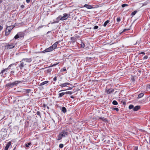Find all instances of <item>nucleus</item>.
<instances>
[{
    "label": "nucleus",
    "mask_w": 150,
    "mask_h": 150,
    "mask_svg": "<svg viewBox=\"0 0 150 150\" xmlns=\"http://www.w3.org/2000/svg\"><path fill=\"white\" fill-rule=\"evenodd\" d=\"M68 135V132H67L63 131L61 132L58 136V140H60L63 137H67Z\"/></svg>",
    "instance_id": "obj_1"
},
{
    "label": "nucleus",
    "mask_w": 150,
    "mask_h": 150,
    "mask_svg": "<svg viewBox=\"0 0 150 150\" xmlns=\"http://www.w3.org/2000/svg\"><path fill=\"white\" fill-rule=\"evenodd\" d=\"M20 82L19 81H16L13 83H10L6 84V86L8 87L12 88L14 86H16L17 84Z\"/></svg>",
    "instance_id": "obj_2"
},
{
    "label": "nucleus",
    "mask_w": 150,
    "mask_h": 150,
    "mask_svg": "<svg viewBox=\"0 0 150 150\" xmlns=\"http://www.w3.org/2000/svg\"><path fill=\"white\" fill-rule=\"evenodd\" d=\"M14 65V64H12L10 65L7 68L4 69L3 70H2L0 74L2 75H3L4 73H5V74H6V72H7L8 70H9L10 69L11 67L13 65Z\"/></svg>",
    "instance_id": "obj_3"
},
{
    "label": "nucleus",
    "mask_w": 150,
    "mask_h": 150,
    "mask_svg": "<svg viewBox=\"0 0 150 150\" xmlns=\"http://www.w3.org/2000/svg\"><path fill=\"white\" fill-rule=\"evenodd\" d=\"M13 28H12L11 26H8L6 25V28L5 32V35L7 36L9 34V33L7 32V30H12Z\"/></svg>",
    "instance_id": "obj_4"
},
{
    "label": "nucleus",
    "mask_w": 150,
    "mask_h": 150,
    "mask_svg": "<svg viewBox=\"0 0 150 150\" xmlns=\"http://www.w3.org/2000/svg\"><path fill=\"white\" fill-rule=\"evenodd\" d=\"M70 16V15L68 14L67 13H64L63 14V16L61 17L60 20L62 21H63L67 19Z\"/></svg>",
    "instance_id": "obj_5"
},
{
    "label": "nucleus",
    "mask_w": 150,
    "mask_h": 150,
    "mask_svg": "<svg viewBox=\"0 0 150 150\" xmlns=\"http://www.w3.org/2000/svg\"><path fill=\"white\" fill-rule=\"evenodd\" d=\"M32 59L30 58H24L22 60V61H23L25 62V63H26V64L27 63H30L32 61Z\"/></svg>",
    "instance_id": "obj_6"
},
{
    "label": "nucleus",
    "mask_w": 150,
    "mask_h": 150,
    "mask_svg": "<svg viewBox=\"0 0 150 150\" xmlns=\"http://www.w3.org/2000/svg\"><path fill=\"white\" fill-rule=\"evenodd\" d=\"M53 50L52 49V47H50L46 49L45 50L43 51H42V52L45 53L46 52H51Z\"/></svg>",
    "instance_id": "obj_7"
},
{
    "label": "nucleus",
    "mask_w": 150,
    "mask_h": 150,
    "mask_svg": "<svg viewBox=\"0 0 150 150\" xmlns=\"http://www.w3.org/2000/svg\"><path fill=\"white\" fill-rule=\"evenodd\" d=\"M68 85H72L71 84H70L69 83H63L60 84V85H59V86L62 87H66Z\"/></svg>",
    "instance_id": "obj_8"
},
{
    "label": "nucleus",
    "mask_w": 150,
    "mask_h": 150,
    "mask_svg": "<svg viewBox=\"0 0 150 150\" xmlns=\"http://www.w3.org/2000/svg\"><path fill=\"white\" fill-rule=\"evenodd\" d=\"M114 91V89H112V88L109 89L108 90L106 89L105 92L107 93L108 94H110L112 93Z\"/></svg>",
    "instance_id": "obj_9"
},
{
    "label": "nucleus",
    "mask_w": 150,
    "mask_h": 150,
    "mask_svg": "<svg viewBox=\"0 0 150 150\" xmlns=\"http://www.w3.org/2000/svg\"><path fill=\"white\" fill-rule=\"evenodd\" d=\"M21 63L19 66V67H20L21 69H22V68L24 67V65L26 64V63H25V62L23 61H22Z\"/></svg>",
    "instance_id": "obj_10"
},
{
    "label": "nucleus",
    "mask_w": 150,
    "mask_h": 150,
    "mask_svg": "<svg viewBox=\"0 0 150 150\" xmlns=\"http://www.w3.org/2000/svg\"><path fill=\"white\" fill-rule=\"evenodd\" d=\"M15 46V44L12 43L8 45L7 46V47L9 49H12Z\"/></svg>",
    "instance_id": "obj_11"
},
{
    "label": "nucleus",
    "mask_w": 150,
    "mask_h": 150,
    "mask_svg": "<svg viewBox=\"0 0 150 150\" xmlns=\"http://www.w3.org/2000/svg\"><path fill=\"white\" fill-rule=\"evenodd\" d=\"M11 142H9L6 145V146L4 150H8V148L9 146L11 145Z\"/></svg>",
    "instance_id": "obj_12"
},
{
    "label": "nucleus",
    "mask_w": 150,
    "mask_h": 150,
    "mask_svg": "<svg viewBox=\"0 0 150 150\" xmlns=\"http://www.w3.org/2000/svg\"><path fill=\"white\" fill-rule=\"evenodd\" d=\"M58 43V42H55L52 46H51L52 47L53 50L57 47Z\"/></svg>",
    "instance_id": "obj_13"
},
{
    "label": "nucleus",
    "mask_w": 150,
    "mask_h": 150,
    "mask_svg": "<svg viewBox=\"0 0 150 150\" xmlns=\"http://www.w3.org/2000/svg\"><path fill=\"white\" fill-rule=\"evenodd\" d=\"M140 108V106H136L133 108V110L134 111H137Z\"/></svg>",
    "instance_id": "obj_14"
},
{
    "label": "nucleus",
    "mask_w": 150,
    "mask_h": 150,
    "mask_svg": "<svg viewBox=\"0 0 150 150\" xmlns=\"http://www.w3.org/2000/svg\"><path fill=\"white\" fill-rule=\"evenodd\" d=\"M84 7H86L88 9H91L92 8V6L90 5H88L87 4H86L84 5Z\"/></svg>",
    "instance_id": "obj_15"
},
{
    "label": "nucleus",
    "mask_w": 150,
    "mask_h": 150,
    "mask_svg": "<svg viewBox=\"0 0 150 150\" xmlns=\"http://www.w3.org/2000/svg\"><path fill=\"white\" fill-rule=\"evenodd\" d=\"M65 94V93H61L59 94L58 98H60Z\"/></svg>",
    "instance_id": "obj_16"
},
{
    "label": "nucleus",
    "mask_w": 150,
    "mask_h": 150,
    "mask_svg": "<svg viewBox=\"0 0 150 150\" xmlns=\"http://www.w3.org/2000/svg\"><path fill=\"white\" fill-rule=\"evenodd\" d=\"M48 82V81H45L41 83L40 85V86H42L45 84H47Z\"/></svg>",
    "instance_id": "obj_17"
},
{
    "label": "nucleus",
    "mask_w": 150,
    "mask_h": 150,
    "mask_svg": "<svg viewBox=\"0 0 150 150\" xmlns=\"http://www.w3.org/2000/svg\"><path fill=\"white\" fill-rule=\"evenodd\" d=\"M62 110L64 113H65V112H67L66 109L64 107H63L62 108Z\"/></svg>",
    "instance_id": "obj_18"
},
{
    "label": "nucleus",
    "mask_w": 150,
    "mask_h": 150,
    "mask_svg": "<svg viewBox=\"0 0 150 150\" xmlns=\"http://www.w3.org/2000/svg\"><path fill=\"white\" fill-rule=\"evenodd\" d=\"M110 22V21L108 20H107V21H106L105 23H104V25H103V26H104V27H105L106 26V25L108 23H109V22Z\"/></svg>",
    "instance_id": "obj_19"
},
{
    "label": "nucleus",
    "mask_w": 150,
    "mask_h": 150,
    "mask_svg": "<svg viewBox=\"0 0 150 150\" xmlns=\"http://www.w3.org/2000/svg\"><path fill=\"white\" fill-rule=\"evenodd\" d=\"M144 95V94L143 93H140L139 95L138 98H141V97H142Z\"/></svg>",
    "instance_id": "obj_20"
},
{
    "label": "nucleus",
    "mask_w": 150,
    "mask_h": 150,
    "mask_svg": "<svg viewBox=\"0 0 150 150\" xmlns=\"http://www.w3.org/2000/svg\"><path fill=\"white\" fill-rule=\"evenodd\" d=\"M112 103L115 105H117L118 104V103L116 100H113L112 101Z\"/></svg>",
    "instance_id": "obj_21"
},
{
    "label": "nucleus",
    "mask_w": 150,
    "mask_h": 150,
    "mask_svg": "<svg viewBox=\"0 0 150 150\" xmlns=\"http://www.w3.org/2000/svg\"><path fill=\"white\" fill-rule=\"evenodd\" d=\"M73 93V92L71 91H67L65 92V94H69L70 95L72 94Z\"/></svg>",
    "instance_id": "obj_22"
},
{
    "label": "nucleus",
    "mask_w": 150,
    "mask_h": 150,
    "mask_svg": "<svg viewBox=\"0 0 150 150\" xmlns=\"http://www.w3.org/2000/svg\"><path fill=\"white\" fill-rule=\"evenodd\" d=\"M129 30V29H125L124 30H123V31H122V32H121L120 33V34H121L123 32H125V31H126L127 30Z\"/></svg>",
    "instance_id": "obj_23"
},
{
    "label": "nucleus",
    "mask_w": 150,
    "mask_h": 150,
    "mask_svg": "<svg viewBox=\"0 0 150 150\" xmlns=\"http://www.w3.org/2000/svg\"><path fill=\"white\" fill-rule=\"evenodd\" d=\"M137 11H134L132 13L131 15H132L133 16L134 15L136 14V13H137Z\"/></svg>",
    "instance_id": "obj_24"
},
{
    "label": "nucleus",
    "mask_w": 150,
    "mask_h": 150,
    "mask_svg": "<svg viewBox=\"0 0 150 150\" xmlns=\"http://www.w3.org/2000/svg\"><path fill=\"white\" fill-rule=\"evenodd\" d=\"M36 114L37 115L40 116V117H41L40 112L39 111H37L36 112Z\"/></svg>",
    "instance_id": "obj_25"
},
{
    "label": "nucleus",
    "mask_w": 150,
    "mask_h": 150,
    "mask_svg": "<svg viewBox=\"0 0 150 150\" xmlns=\"http://www.w3.org/2000/svg\"><path fill=\"white\" fill-rule=\"evenodd\" d=\"M19 38V35L18 34L16 35H15V36L14 37V38L16 39H17Z\"/></svg>",
    "instance_id": "obj_26"
},
{
    "label": "nucleus",
    "mask_w": 150,
    "mask_h": 150,
    "mask_svg": "<svg viewBox=\"0 0 150 150\" xmlns=\"http://www.w3.org/2000/svg\"><path fill=\"white\" fill-rule=\"evenodd\" d=\"M129 108L130 109L134 108V106L132 105H130L129 107Z\"/></svg>",
    "instance_id": "obj_27"
},
{
    "label": "nucleus",
    "mask_w": 150,
    "mask_h": 150,
    "mask_svg": "<svg viewBox=\"0 0 150 150\" xmlns=\"http://www.w3.org/2000/svg\"><path fill=\"white\" fill-rule=\"evenodd\" d=\"M91 119L92 120H93L94 121H95V120H97L98 119V118H97L96 117H92V118H91Z\"/></svg>",
    "instance_id": "obj_28"
},
{
    "label": "nucleus",
    "mask_w": 150,
    "mask_h": 150,
    "mask_svg": "<svg viewBox=\"0 0 150 150\" xmlns=\"http://www.w3.org/2000/svg\"><path fill=\"white\" fill-rule=\"evenodd\" d=\"M128 6V5L127 4H123L121 6L122 7V8H123L125 6Z\"/></svg>",
    "instance_id": "obj_29"
},
{
    "label": "nucleus",
    "mask_w": 150,
    "mask_h": 150,
    "mask_svg": "<svg viewBox=\"0 0 150 150\" xmlns=\"http://www.w3.org/2000/svg\"><path fill=\"white\" fill-rule=\"evenodd\" d=\"M31 145V143L29 142L28 143L25 144V146L27 147H29V146Z\"/></svg>",
    "instance_id": "obj_30"
},
{
    "label": "nucleus",
    "mask_w": 150,
    "mask_h": 150,
    "mask_svg": "<svg viewBox=\"0 0 150 150\" xmlns=\"http://www.w3.org/2000/svg\"><path fill=\"white\" fill-rule=\"evenodd\" d=\"M30 91H31V90L30 89H27V90H25V92H26V93H28L30 92Z\"/></svg>",
    "instance_id": "obj_31"
},
{
    "label": "nucleus",
    "mask_w": 150,
    "mask_h": 150,
    "mask_svg": "<svg viewBox=\"0 0 150 150\" xmlns=\"http://www.w3.org/2000/svg\"><path fill=\"white\" fill-rule=\"evenodd\" d=\"M112 109L115 110H116L117 111H118L119 110V109H118V108H112Z\"/></svg>",
    "instance_id": "obj_32"
},
{
    "label": "nucleus",
    "mask_w": 150,
    "mask_h": 150,
    "mask_svg": "<svg viewBox=\"0 0 150 150\" xmlns=\"http://www.w3.org/2000/svg\"><path fill=\"white\" fill-rule=\"evenodd\" d=\"M64 146V145L63 144H60L59 145V147L60 148H62Z\"/></svg>",
    "instance_id": "obj_33"
},
{
    "label": "nucleus",
    "mask_w": 150,
    "mask_h": 150,
    "mask_svg": "<svg viewBox=\"0 0 150 150\" xmlns=\"http://www.w3.org/2000/svg\"><path fill=\"white\" fill-rule=\"evenodd\" d=\"M20 37H22L24 36L23 34V33H20L19 35Z\"/></svg>",
    "instance_id": "obj_34"
},
{
    "label": "nucleus",
    "mask_w": 150,
    "mask_h": 150,
    "mask_svg": "<svg viewBox=\"0 0 150 150\" xmlns=\"http://www.w3.org/2000/svg\"><path fill=\"white\" fill-rule=\"evenodd\" d=\"M57 80V78L56 76L54 77L53 79V80L54 81H56Z\"/></svg>",
    "instance_id": "obj_35"
},
{
    "label": "nucleus",
    "mask_w": 150,
    "mask_h": 150,
    "mask_svg": "<svg viewBox=\"0 0 150 150\" xmlns=\"http://www.w3.org/2000/svg\"><path fill=\"white\" fill-rule=\"evenodd\" d=\"M134 150H138V146L134 147Z\"/></svg>",
    "instance_id": "obj_36"
},
{
    "label": "nucleus",
    "mask_w": 150,
    "mask_h": 150,
    "mask_svg": "<svg viewBox=\"0 0 150 150\" xmlns=\"http://www.w3.org/2000/svg\"><path fill=\"white\" fill-rule=\"evenodd\" d=\"M98 28V27L97 26V25H96V26H95L93 28L94 29H97V28Z\"/></svg>",
    "instance_id": "obj_37"
},
{
    "label": "nucleus",
    "mask_w": 150,
    "mask_h": 150,
    "mask_svg": "<svg viewBox=\"0 0 150 150\" xmlns=\"http://www.w3.org/2000/svg\"><path fill=\"white\" fill-rule=\"evenodd\" d=\"M102 120L104 122H105L107 120L105 119L104 117H103L102 118Z\"/></svg>",
    "instance_id": "obj_38"
},
{
    "label": "nucleus",
    "mask_w": 150,
    "mask_h": 150,
    "mask_svg": "<svg viewBox=\"0 0 150 150\" xmlns=\"http://www.w3.org/2000/svg\"><path fill=\"white\" fill-rule=\"evenodd\" d=\"M120 21V18H118L117 19V22H119Z\"/></svg>",
    "instance_id": "obj_39"
},
{
    "label": "nucleus",
    "mask_w": 150,
    "mask_h": 150,
    "mask_svg": "<svg viewBox=\"0 0 150 150\" xmlns=\"http://www.w3.org/2000/svg\"><path fill=\"white\" fill-rule=\"evenodd\" d=\"M81 47L82 48H83L84 47V44L83 43L81 44Z\"/></svg>",
    "instance_id": "obj_40"
},
{
    "label": "nucleus",
    "mask_w": 150,
    "mask_h": 150,
    "mask_svg": "<svg viewBox=\"0 0 150 150\" xmlns=\"http://www.w3.org/2000/svg\"><path fill=\"white\" fill-rule=\"evenodd\" d=\"M148 58V56H145L144 57V59H147Z\"/></svg>",
    "instance_id": "obj_41"
},
{
    "label": "nucleus",
    "mask_w": 150,
    "mask_h": 150,
    "mask_svg": "<svg viewBox=\"0 0 150 150\" xmlns=\"http://www.w3.org/2000/svg\"><path fill=\"white\" fill-rule=\"evenodd\" d=\"M30 1V0H26V2L27 3H29Z\"/></svg>",
    "instance_id": "obj_42"
},
{
    "label": "nucleus",
    "mask_w": 150,
    "mask_h": 150,
    "mask_svg": "<svg viewBox=\"0 0 150 150\" xmlns=\"http://www.w3.org/2000/svg\"><path fill=\"white\" fill-rule=\"evenodd\" d=\"M11 30H7V32H8L9 33V34H10Z\"/></svg>",
    "instance_id": "obj_43"
},
{
    "label": "nucleus",
    "mask_w": 150,
    "mask_h": 150,
    "mask_svg": "<svg viewBox=\"0 0 150 150\" xmlns=\"http://www.w3.org/2000/svg\"><path fill=\"white\" fill-rule=\"evenodd\" d=\"M3 29V27L0 25V31L1 30Z\"/></svg>",
    "instance_id": "obj_44"
},
{
    "label": "nucleus",
    "mask_w": 150,
    "mask_h": 150,
    "mask_svg": "<svg viewBox=\"0 0 150 150\" xmlns=\"http://www.w3.org/2000/svg\"><path fill=\"white\" fill-rule=\"evenodd\" d=\"M140 54H145V53L144 52H141L140 53Z\"/></svg>",
    "instance_id": "obj_45"
},
{
    "label": "nucleus",
    "mask_w": 150,
    "mask_h": 150,
    "mask_svg": "<svg viewBox=\"0 0 150 150\" xmlns=\"http://www.w3.org/2000/svg\"><path fill=\"white\" fill-rule=\"evenodd\" d=\"M14 72V71H11V73H13Z\"/></svg>",
    "instance_id": "obj_46"
},
{
    "label": "nucleus",
    "mask_w": 150,
    "mask_h": 150,
    "mask_svg": "<svg viewBox=\"0 0 150 150\" xmlns=\"http://www.w3.org/2000/svg\"><path fill=\"white\" fill-rule=\"evenodd\" d=\"M71 98H74V97L73 96H71Z\"/></svg>",
    "instance_id": "obj_47"
},
{
    "label": "nucleus",
    "mask_w": 150,
    "mask_h": 150,
    "mask_svg": "<svg viewBox=\"0 0 150 150\" xmlns=\"http://www.w3.org/2000/svg\"><path fill=\"white\" fill-rule=\"evenodd\" d=\"M43 106L45 107H46V105L44 104Z\"/></svg>",
    "instance_id": "obj_48"
},
{
    "label": "nucleus",
    "mask_w": 150,
    "mask_h": 150,
    "mask_svg": "<svg viewBox=\"0 0 150 150\" xmlns=\"http://www.w3.org/2000/svg\"><path fill=\"white\" fill-rule=\"evenodd\" d=\"M24 7V6H23V5H22L21 6V7L22 8H23Z\"/></svg>",
    "instance_id": "obj_49"
},
{
    "label": "nucleus",
    "mask_w": 150,
    "mask_h": 150,
    "mask_svg": "<svg viewBox=\"0 0 150 150\" xmlns=\"http://www.w3.org/2000/svg\"><path fill=\"white\" fill-rule=\"evenodd\" d=\"M102 118L103 117H99V119H101V120H102Z\"/></svg>",
    "instance_id": "obj_50"
},
{
    "label": "nucleus",
    "mask_w": 150,
    "mask_h": 150,
    "mask_svg": "<svg viewBox=\"0 0 150 150\" xmlns=\"http://www.w3.org/2000/svg\"><path fill=\"white\" fill-rule=\"evenodd\" d=\"M2 0H0V4L2 2Z\"/></svg>",
    "instance_id": "obj_51"
},
{
    "label": "nucleus",
    "mask_w": 150,
    "mask_h": 150,
    "mask_svg": "<svg viewBox=\"0 0 150 150\" xmlns=\"http://www.w3.org/2000/svg\"><path fill=\"white\" fill-rule=\"evenodd\" d=\"M56 65H57V64H54L52 65V66H56Z\"/></svg>",
    "instance_id": "obj_52"
},
{
    "label": "nucleus",
    "mask_w": 150,
    "mask_h": 150,
    "mask_svg": "<svg viewBox=\"0 0 150 150\" xmlns=\"http://www.w3.org/2000/svg\"><path fill=\"white\" fill-rule=\"evenodd\" d=\"M47 150H50V148H49L47 149Z\"/></svg>",
    "instance_id": "obj_53"
},
{
    "label": "nucleus",
    "mask_w": 150,
    "mask_h": 150,
    "mask_svg": "<svg viewBox=\"0 0 150 150\" xmlns=\"http://www.w3.org/2000/svg\"><path fill=\"white\" fill-rule=\"evenodd\" d=\"M123 104H125V102H123Z\"/></svg>",
    "instance_id": "obj_54"
},
{
    "label": "nucleus",
    "mask_w": 150,
    "mask_h": 150,
    "mask_svg": "<svg viewBox=\"0 0 150 150\" xmlns=\"http://www.w3.org/2000/svg\"><path fill=\"white\" fill-rule=\"evenodd\" d=\"M47 108L48 109H49V107H48V106H47Z\"/></svg>",
    "instance_id": "obj_55"
},
{
    "label": "nucleus",
    "mask_w": 150,
    "mask_h": 150,
    "mask_svg": "<svg viewBox=\"0 0 150 150\" xmlns=\"http://www.w3.org/2000/svg\"><path fill=\"white\" fill-rule=\"evenodd\" d=\"M72 89V88H71V87H70V88H69V89Z\"/></svg>",
    "instance_id": "obj_56"
},
{
    "label": "nucleus",
    "mask_w": 150,
    "mask_h": 150,
    "mask_svg": "<svg viewBox=\"0 0 150 150\" xmlns=\"http://www.w3.org/2000/svg\"><path fill=\"white\" fill-rule=\"evenodd\" d=\"M15 149H16V147H15L14 149H13V150H15Z\"/></svg>",
    "instance_id": "obj_57"
},
{
    "label": "nucleus",
    "mask_w": 150,
    "mask_h": 150,
    "mask_svg": "<svg viewBox=\"0 0 150 150\" xmlns=\"http://www.w3.org/2000/svg\"><path fill=\"white\" fill-rule=\"evenodd\" d=\"M66 70V69H64V71H65Z\"/></svg>",
    "instance_id": "obj_58"
},
{
    "label": "nucleus",
    "mask_w": 150,
    "mask_h": 150,
    "mask_svg": "<svg viewBox=\"0 0 150 150\" xmlns=\"http://www.w3.org/2000/svg\"><path fill=\"white\" fill-rule=\"evenodd\" d=\"M149 88H150V84L149 85Z\"/></svg>",
    "instance_id": "obj_59"
},
{
    "label": "nucleus",
    "mask_w": 150,
    "mask_h": 150,
    "mask_svg": "<svg viewBox=\"0 0 150 150\" xmlns=\"http://www.w3.org/2000/svg\"><path fill=\"white\" fill-rule=\"evenodd\" d=\"M64 91L63 90H61L60 91Z\"/></svg>",
    "instance_id": "obj_60"
}]
</instances>
